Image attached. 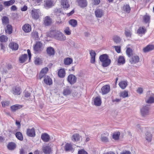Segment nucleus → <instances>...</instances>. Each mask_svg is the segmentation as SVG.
<instances>
[{
	"label": "nucleus",
	"instance_id": "f8f14e48",
	"mask_svg": "<svg viewBox=\"0 0 154 154\" xmlns=\"http://www.w3.org/2000/svg\"><path fill=\"white\" fill-rule=\"evenodd\" d=\"M78 5L81 8H84L87 5L86 0H77Z\"/></svg>",
	"mask_w": 154,
	"mask_h": 154
},
{
	"label": "nucleus",
	"instance_id": "a878e982",
	"mask_svg": "<svg viewBox=\"0 0 154 154\" xmlns=\"http://www.w3.org/2000/svg\"><path fill=\"white\" fill-rule=\"evenodd\" d=\"M9 46L12 50H17L19 47L18 44L14 42L11 43L9 44Z\"/></svg>",
	"mask_w": 154,
	"mask_h": 154
},
{
	"label": "nucleus",
	"instance_id": "f704fd0d",
	"mask_svg": "<svg viewBox=\"0 0 154 154\" xmlns=\"http://www.w3.org/2000/svg\"><path fill=\"white\" fill-rule=\"evenodd\" d=\"M71 92V91L69 87L66 88L63 91V94L64 95L69 94Z\"/></svg>",
	"mask_w": 154,
	"mask_h": 154
},
{
	"label": "nucleus",
	"instance_id": "603ef678",
	"mask_svg": "<svg viewBox=\"0 0 154 154\" xmlns=\"http://www.w3.org/2000/svg\"><path fill=\"white\" fill-rule=\"evenodd\" d=\"M10 103L8 101H3L2 102V106L3 107H5L6 106H9Z\"/></svg>",
	"mask_w": 154,
	"mask_h": 154
},
{
	"label": "nucleus",
	"instance_id": "a19ab883",
	"mask_svg": "<svg viewBox=\"0 0 154 154\" xmlns=\"http://www.w3.org/2000/svg\"><path fill=\"white\" fill-rule=\"evenodd\" d=\"M8 147L10 150H13L16 147V144L13 142L9 143L8 145Z\"/></svg>",
	"mask_w": 154,
	"mask_h": 154
},
{
	"label": "nucleus",
	"instance_id": "49530a36",
	"mask_svg": "<svg viewBox=\"0 0 154 154\" xmlns=\"http://www.w3.org/2000/svg\"><path fill=\"white\" fill-rule=\"evenodd\" d=\"M150 17L148 15H145L143 17L144 21L146 23H149L150 21Z\"/></svg>",
	"mask_w": 154,
	"mask_h": 154
},
{
	"label": "nucleus",
	"instance_id": "6ab92c4d",
	"mask_svg": "<svg viewBox=\"0 0 154 154\" xmlns=\"http://www.w3.org/2000/svg\"><path fill=\"white\" fill-rule=\"evenodd\" d=\"M45 83L47 85H51L52 84V80L48 76H45L44 79Z\"/></svg>",
	"mask_w": 154,
	"mask_h": 154
},
{
	"label": "nucleus",
	"instance_id": "13d9d810",
	"mask_svg": "<svg viewBox=\"0 0 154 154\" xmlns=\"http://www.w3.org/2000/svg\"><path fill=\"white\" fill-rule=\"evenodd\" d=\"M114 48L115 49V50L118 53H119L121 51V48L120 47L118 46H114Z\"/></svg>",
	"mask_w": 154,
	"mask_h": 154
},
{
	"label": "nucleus",
	"instance_id": "a211bd4d",
	"mask_svg": "<svg viewBox=\"0 0 154 154\" xmlns=\"http://www.w3.org/2000/svg\"><path fill=\"white\" fill-rule=\"evenodd\" d=\"M94 104L96 106H100L101 103V100L100 97H97L94 99Z\"/></svg>",
	"mask_w": 154,
	"mask_h": 154
},
{
	"label": "nucleus",
	"instance_id": "c9c22d12",
	"mask_svg": "<svg viewBox=\"0 0 154 154\" xmlns=\"http://www.w3.org/2000/svg\"><path fill=\"white\" fill-rule=\"evenodd\" d=\"M118 65L124 64L125 63V59L124 57L122 56H120L118 59Z\"/></svg>",
	"mask_w": 154,
	"mask_h": 154
},
{
	"label": "nucleus",
	"instance_id": "774afa93",
	"mask_svg": "<svg viewBox=\"0 0 154 154\" xmlns=\"http://www.w3.org/2000/svg\"><path fill=\"white\" fill-rule=\"evenodd\" d=\"M121 100V99L116 98V99H113L112 100V101L113 102L118 103L120 102Z\"/></svg>",
	"mask_w": 154,
	"mask_h": 154
},
{
	"label": "nucleus",
	"instance_id": "aec40b11",
	"mask_svg": "<svg viewBox=\"0 0 154 154\" xmlns=\"http://www.w3.org/2000/svg\"><path fill=\"white\" fill-rule=\"evenodd\" d=\"M64 150L66 151H73V148H72L71 144L69 143H66L64 146Z\"/></svg>",
	"mask_w": 154,
	"mask_h": 154
},
{
	"label": "nucleus",
	"instance_id": "9b49d317",
	"mask_svg": "<svg viewBox=\"0 0 154 154\" xmlns=\"http://www.w3.org/2000/svg\"><path fill=\"white\" fill-rule=\"evenodd\" d=\"M11 92L14 95H20L21 92L20 88L17 86H14L12 88Z\"/></svg>",
	"mask_w": 154,
	"mask_h": 154
},
{
	"label": "nucleus",
	"instance_id": "cd10ccee",
	"mask_svg": "<svg viewBox=\"0 0 154 154\" xmlns=\"http://www.w3.org/2000/svg\"><path fill=\"white\" fill-rule=\"evenodd\" d=\"M154 49V45H149L143 49L144 52H146Z\"/></svg>",
	"mask_w": 154,
	"mask_h": 154
},
{
	"label": "nucleus",
	"instance_id": "79ce46f5",
	"mask_svg": "<svg viewBox=\"0 0 154 154\" xmlns=\"http://www.w3.org/2000/svg\"><path fill=\"white\" fill-rule=\"evenodd\" d=\"M146 30L145 27H140L137 30V33L139 34H144L145 33Z\"/></svg>",
	"mask_w": 154,
	"mask_h": 154
},
{
	"label": "nucleus",
	"instance_id": "0eeeda50",
	"mask_svg": "<svg viewBox=\"0 0 154 154\" xmlns=\"http://www.w3.org/2000/svg\"><path fill=\"white\" fill-rule=\"evenodd\" d=\"M42 149L43 152L45 154H51L52 153V150L49 146H43Z\"/></svg>",
	"mask_w": 154,
	"mask_h": 154
},
{
	"label": "nucleus",
	"instance_id": "69168bd1",
	"mask_svg": "<svg viewBox=\"0 0 154 154\" xmlns=\"http://www.w3.org/2000/svg\"><path fill=\"white\" fill-rule=\"evenodd\" d=\"M42 0H32L34 3L36 4V5L40 4Z\"/></svg>",
	"mask_w": 154,
	"mask_h": 154
},
{
	"label": "nucleus",
	"instance_id": "c756f323",
	"mask_svg": "<svg viewBox=\"0 0 154 154\" xmlns=\"http://www.w3.org/2000/svg\"><path fill=\"white\" fill-rule=\"evenodd\" d=\"M146 102L148 103H154V95H152L146 99Z\"/></svg>",
	"mask_w": 154,
	"mask_h": 154
},
{
	"label": "nucleus",
	"instance_id": "a18cd8bd",
	"mask_svg": "<svg viewBox=\"0 0 154 154\" xmlns=\"http://www.w3.org/2000/svg\"><path fill=\"white\" fill-rule=\"evenodd\" d=\"M113 41L116 43H119L121 41V39L119 37L117 36H114L113 38Z\"/></svg>",
	"mask_w": 154,
	"mask_h": 154
},
{
	"label": "nucleus",
	"instance_id": "4468645a",
	"mask_svg": "<svg viewBox=\"0 0 154 154\" xmlns=\"http://www.w3.org/2000/svg\"><path fill=\"white\" fill-rule=\"evenodd\" d=\"M89 53L91 56L90 62L92 63H94L95 62L96 54L95 51L93 50H90Z\"/></svg>",
	"mask_w": 154,
	"mask_h": 154
},
{
	"label": "nucleus",
	"instance_id": "f03ea898",
	"mask_svg": "<svg viewBox=\"0 0 154 154\" xmlns=\"http://www.w3.org/2000/svg\"><path fill=\"white\" fill-rule=\"evenodd\" d=\"M99 59L101 66L103 67L109 66L111 63V60L107 54H104L100 55L99 57Z\"/></svg>",
	"mask_w": 154,
	"mask_h": 154
},
{
	"label": "nucleus",
	"instance_id": "4c0bfd02",
	"mask_svg": "<svg viewBox=\"0 0 154 154\" xmlns=\"http://www.w3.org/2000/svg\"><path fill=\"white\" fill-rule=\"evenodd\" d=\"M15 2L14 0H11L8 1H5L4 2V5L6 6H9L12 5Z\"/></svg>",
	"mask_w": 154,
	"mask_h": 154
},
{
	"label": "nucleus",
	"instance_id": "ea45409f",
	"mask_svg": "<svg viewBox=\"0 0 154 154\" xmlns=\"http://www.w3.org/2000/svg\"><path fill=\"white\" fill-rule=\"evenodd\" d=\"M120 96L123 98L128 97V92L127 91H124L120 93Z\"/></svg>",
	"mask_w": 154,
	"mask_h": 154
},
{
	"label": "nucleus",
	"instance_id": "8fccbe9b",
	"mask_svg": "<svg viewBox=\"0 0 154 154\" xmlns=\"http://www.w3.org/2000/svg\"><path fill=\"white\" fill-rule=\"evenodd\" d=\"M65 33L67 35H69L71 34V31L70 30L69 28L67 27H66L64 30Z\"/></svg>",
	"mask_w": 154,
	"mask_h": 154
},
{
	"label": "nucleus",
	"instance_id": "7c9ffc66",
	"mask_svg": "<svg viewBox=\"0 0 154 154\" xmlns=\"http://www.w3.org/2000/svg\"><path fill=\"white\" fill-rule=\"evenodd\" d=\"M152 135L149 132H147L146 134L145 138L148 142L151 141L152 139Z\"/></svg>",
	"mask_w": 154,
	"mask_h": 154
},
{
	"label": "nucleus",
	"instance_id": "58836bf2",
	"mask_svg": "<svg viewBox=\"0 0 154 154\" xmlns=\"http://www.w3.org/2000/svg\"><path fill=\"white\" fill-rule=\"evenodd\" d=\"M69 23L73 27H75L77 25V20L74 19H71L69 20Z\"/></svg>",
	"mask_w": 154,
	"mask_h": 154
},
{
	"label": "nucleus",
	"instance_id": "09e8293b",
	"mask_svg": "<svg viewBox=\"0 0 154 154\" xmlns=\"http://www.w3.org/2000/svg\"><path fill=\"white\" fill-rule=\"evenodd\" d=\"M20 106L18 105H14L11 106V109L13 111H14L18 109Z\"/></svg>",
	"mask_w": 154,
	"mask_h": 154
},
{
	"label": "nucleus",
	"instance_id": "7ed1b4c3",
	"mask_svg": "<svg viewBox=\"0 0 154 154\" xmlns=\"http://www.w3.org/2000/svg\"><path fill=\"white\" fill-rule=\"evenodd\" d=\"M33 49L35 54L40 53L43 50L42 43L39 42H37L34 46Z\"/></svg>",
	"mask_w": 154,
	"mask_h": 154
},
{
	"label": "nucleus",
	"instance_id": "f257e3e1",
	"mask_svg": "<svg viewBox=\"0 0 154 154\" xmlns=\"http://www.w3.org/2000/svg\"><path fill=\"white\" fill-rule=\"evenodd\" d=\"M50 36L56 39L63 41L66 39V37L61 32L56 29L51 30L50 32Z\"/></svg>",
	"mask_w": 154,
	"mask_h": 154
},
{
	"label": "nucleus",
	"instance_id": "2f4dec72",
	"mask_svg": "<svg viewBox=\"0 0 154 154\" xmlns=\"http://www.w3.org/2000/svg\"><path fill=\"white\" fill-rule=\"evenodd\" d=\"M127 82L126 81H122L119 83V85L122 89H125L127 85Z\"/></svg>",
	"mask_w": 154,
	"mask_h": 154
},
{
	"label": "nucleus",
	"instance_id": "e433bc0d",
	"mask_svg": "<svg viewBox=\"0 0 154 154\" xmlns=\"http://www.w3.org/2000/svg\"><path fill=\"white\" fill-rule=\"evenodd\" d=\"M12 31V26L10 25H8L7 26V28L5 29V31L6 33H8L9 34H11Z\"/></svg>",
	"mask_w": 154,
	"mask_h": 154
},
{
	"label": "nucleus",
	"instance_id": "4d7b16f0",
	"mask_svg": "<svg viewBox=\"0 0 154 154\" xmlns=\"http://www.w3.org/2000/svg\"><path fill=\"white\" fill-rule=\"evenodd\" d=\"M78 154H88V153L84 149H82L78 151Z\"/></svg>",
	"mask_w": 154,
	"mask_h": 154
},
{
	"label": "nucleus",
	"instance_id": "c85d7f7f",
	"mask_svg": "<svg viewBox=\"0 0 154 154\" xmlns=\"http://www.w3.org/2000/svg\"><path fill=\"white\" fill-rule=\"evenodd\" d=\"M81 136L78 134H75L72 136V139L74 142H77L79 140Z\"/></svg>",
	"mask_w": 154,
	"mask_h": 154
},
{
	"label": "nucleus",
	"instance_id": "c03bdc74",
	"mask_svg": "<svg viewBox=\"0 0 154 154\" xmlns=\"http://www.w3.org/2000/svg\"><path fill=\"white\" fill-rule=\"evenodd\" d=\"M16 136L17 138L20 140H22L23 137L22 134L20 132H17L16 134Z\"/></svg>",
	"mask_w": 154,
	"mask_h": 154
},
{
	"label": "nucleus",
	"instance_id": "1a4fd4ad",
	"mask_svg": "<svg viewBox=\"0 0 154 154\" xmlns=\"http://www.w3.org/2000/svg\"><path fill=\"white\" fill-rule=\"evenodd\" d=\"M61 7L64 9L67 10L69 7L68 0H61Z\"/></svg>",
	"mask_w": 154,
	"mask_h": 154
},
{
	"label": "nucleus",
	"instance_id": "393cba45",
	"mask_svg": "<svg viewBox=\"0 0 154 154\" xmlns=\"http://www.w3.org/2000/svg\"><path fill=\"white\" fill-rule=\"evenodd\" d=\"M47 54L50 56L54 55L55 53L54 49L51 47H49L47 48Z\"/></svg>",
	"mask_w": 154,
	"mask_h": 154
},
{
	"label": "nucleus",
	"instance_id": "5fc2aeb1",
	"mask_svg": "<svg viewBox=\"0 0 154 154\" xmlns=\"http://www.w3.org/2000/svg\"><path fill=\"white\" fill-rule=\"evenodd\" d=\"M41 62V59L39 57H36L35 58L34 63L35 65H38Z\"/></svg>",
	"mask_w": 154,
	"mask_h": 154
},
{
	"label": "nucleus",
	"instance_id": "de8ad7c7",
	"mask_svg": "<svg viewBox=\"0 0 154 154\" xmlns=\"http://www.w3.org/2000/svg\"><path fill=\"white\" fill-rule=\"evenodd\" d=\"M132 50L131 49L128 48L127 49L126 53L128 56L130 57L132 54Z\"/></svg>",
	"mask_w": 154,
	"mask_h": 154
},
{
	"label": "nucleus",
	"instance_id": "680f3d73",
	"mask_svg": "<svg viewBox=\"0 0 154 154\" xmlns=\"http://www.w3.org/2000/svg\"><path fill=\"white\" fill-rule=\"evenodd\" d=\"M45 75V74L43 73L41 71L39 74V79H41L43 77L45 78V77L46 76Z\"/></svg>",
	"mask_w": 154,
	"mask_h": 154
},
{
	"label": "nucleus",
	"instance_id": "0e129e2a",
	"mask_svg": "<svg viewBox=\"0 0 154 154\" xmlns=\"http://www.w3.org/2000/svg\"><path fill=\"white\" fill-rule=\"evenodd\" d=\"M120 154H131V152L128 151H125L121 152Z\"/></svg>",
	"mask_w": 154,
	"mask_h": 154
},
{
	"label": "nucleus",
	"instance_id": "423d86ee",
	"mask_svg": "<svg viewBox=\"0 0 154 154\" xmlns=\"http://www.w3.org/2000/svg\"><path fill=\"white\" fill-rule=\"evenodd\" d=\"M77 80V78L72 74L69 75L68 77L67 81L71 85H73L76 82Z\"/></svg>",
	"mask_w": 154,
	"mask_h": 154
},
{
	"label": "nucleus",
	"instance_id": "dca6fc26",
	"mask_svg": "<svg viewBox=\"0 0 154 154\" xmlns=\"http://www.w3.org/2000/svg\"><path fill=\"white\" fill-rule=\"evenodd\" d=\"M139 57L137 55H134L131 58L130 62L131 64H135L137 63L139 61Z\"/></svg>",
	"mask_w": 154,
	"mask_h": 154
},
{
	"label": "nucleus",
	"instance_id": "473e14b6",
	"mask_svg": "<svg viewBox=\"0 0 154 154\" xmlns=\"http://www.w3.org/2000/svg\"><path fill=\"white\" fill-rule=\"evenodd\" d=\"M73 61L72 59L67 57L65 58L64 60V63L66 65H69L71 64Z\"/></svg>",
	"mask_w": 154,
	"mask_h": 154
},
{
	"label": "nucleus",
	"instance_id": "f3484780",
	"mask_svg": "<svg viewBox=\"0 0 154 154\" xmlns=\"http://www.w3.org/2000/svg\"><path fill=\"white\" fill-rule=\"evenodd\" d=\"M41 138L45 142H48L50 139V136L46 133L42 134L41 136Z\"/></svg>",
	"mask_w": 154,
	"mask_h": 154
},
{
	"label": "nucleus",
	"instance_id": "3c124183",
	"mask_svg": "<svg viewBox=\"0 0 154 154\" xmlns=\"http://www.w3.org/2000/svg\"><path fill=\"white\" fill-rule=\"evenodd\" d=\"M2 22L3 23L7 24L9 23V19L7 17H4L2 18Z\"/></svg>",
	"mask_w": 154,
	"mask_h": 154
},
{
	"label": "nucleus",
	"instance_id": "4be33fe9",
	"mask_svg": "<svg viewBox=\"0 0 154 154\" xmlns=\"http://www.w3.org/2000/svg\"><path fill=\"white\" fill-rule=\"evenodd\" d=\"M23 30L26 32H28L30 31L31 29V26L28 24H25L22 28Z\"/></svg>",
	"mask_w": 154,
	"mask_h": 154
},
{
	"label": "nucleus",
	"instance_id": "412c9836",
	"mask_svg": "<svg viewBox=\"0 0 154 154\" xmlns=\"http://www.w3.org/2000/svg\"><path fill=\"white\" fill-rule=\"evenodd\" d=\"M109 134L106 133L102 134L101 135V140L102 142H107L109 141L108 136Z\"/></svg>",
	"mask_w": 154,
	"mask_h": 154
},
{
	"label": "nucleus",
	"instance_id": "052dcab7",
	"mask_svg": "<svg viewBox=\"0 0 154 154\" xmlns=\"http://www.w3.org/2000/svg\"><path fill=\"white\" fill-rule=\"evenodd\" d=\"M20 154H26L27 152L25 151V150L21 148L20 149Z\"/></svg>",
	"mask_w": 154,
	"mask_h": 154
},
{
	"label": "nucleus",
	"instance_id": "338daca9",
	"mask_svg": "<svg viewBox=\"0 0 154 154\" xmlns=\"http://www.w3.org/2000/svg\"><path fill=\"white\" fill-rule=\"evenodd\" d=\"M1 49L2 50H4L5 48V44L2 43H1L0 44Z\"/></svg>",
	"mask_w": 154,
	"mask_h": 154
},
{
	"label": "nucleus",
	"instance_id": "2eb2a0df",
	"mask_svg": "<svg viewBox=\"0 0 154 154\" xmlns=\"http://www.w3.org/2000/svg\"><path fill=\"white\" fill-rule=\"evenodd\" d=\"M103 94H105L108 93L110 91V87L108 85H106L103 86L101 89Z\"/></svg>",
	"mask_w": 154,
	"mask_h": 154
},
{
	"label": "nucleus",
	"instance_id": "20e7f679",
	"mask_svg": "<svg viewBox=\"0 0 154 154\" xmlns=\"http://www.w3.org/2000/svg\"><path fill=\"white\" fill-rule=\"evenodd\" d=\"M40 14L39 9L33 8L31 12V14L32 18L35 20H37L39 18Z\"/></svg>",
	"mask_w": 154,
	"mask_h": 154
},
{
	"label": "nucleus",
	"instance_id": "39448f33",
	"mask_svg": "<svg viewBox=\"0 0 154 154\" xmlns=\"http://www.w3.org/2000/svg\"><path fill=\"white\" fill-rule=\"evenodd\" d=\"M149 108L147 105L143 106L140 109L142 116L145 117L149 114Z\"/></svg>",
	"mask_w": 154,
	"mask_h": 154
},
{
	"label": "nucleus",
	"instance_id": "ddd939ff",
	"mask_svg": "<svg viewBox=\"0 0 154 154\" xmlns=\"http://www.w3.org/2000/svg\"><path fill=\"white\" fill-rule=\"evenodd\" d=\"M95 13L97 17L101 18L104 14V11L102 9L98 8L95 10Z\"/></svg>",
	"mask_w": 154,
	"mask_h": 154
},
{
	"label": "nucleus",
	"instance_id": "864d4df0",
	"mask_svg": "<svg viewBox=\"0 0 154 154\" xmlns=\"http://www.w3.org/2000/svg\"><path fill=\"white\" fill-rule=\"evenodd\" d=\"M120 134L119 132L114 134L112 135V138L115 140H118L119 139Z\"/></svg>",
	"mask_w": 154,
	"mask_h": 154
},
{
	"label": "nucleus",
	"instance_id": "6e6d98bb",
	"mask_svg": "<svg viewBox=\"0 0 154 154\" xmlns=\"http://www.w3.org/2000/svg\"><path fill=\"white\" fill-rule=\"evenodd\" d=\"M125 33L127 37H131V33L130 30H125Z\"/></svg>",
	"mask_w": 154,
	"mask_h": 154
},
{
	"label": "nucleus",
	"instance_id": "bb28decb",
	"mask_svg": "<svg viewBox=\"0 0 154 154\" xmlns=\"http://www.w3.org/2000/svg\"><path fill=\"white\" fill-rule=\"evenodd\" d=\"M53 5V2L50 0L46 1L44 4L45 8L46 9L50 8Z\"/></svg>",
	"mask_w": 154,
	"mask_h": 154
},
{
	"label": "nucleus",
	"instance_id": "bf43d9fd",
	"mask_svg": "<svg viewBox=\"0 0 154 154\" xmlns=\"http://www.w3.org/2000/svg\"><path fill=\"white\" fill-rule=\"evenodd\" d=\"M143 91V89L141 88H139L137 90V92L139 94H142Z\"/></svg>",
	"mask_w": 154,
	"mask_h": 154
},
{
	"label": "nucleus",
	"instance_id": "37998d69",
	"mask_svg": "<svg viewBox=\"0 0 154 154\" xmlns=\"http://www.w3.org/2000/svg\"><path fill=\"white\" fill-rule=\"evenodd\" d=\"M8 40V38L5 35H2L0 36V42H5Z\"/></svg>",
	"mask_w": 154,
	"mask_h": 154
},
{
	"label": "nucleus",
	"instance_id": "6e6552de",
	"mask_svg": "<svg viewBox=\"0 0 154 154\" xmlns=\"http://www.w3.org/2000/svg\"><path fill=\"white\" fill-rule=\"evenodd\" d=\"M26 134L28 137H34L35 136V132L34 128H28L27 129Z\"/></svg>",
	"mask_w": 154,
	"mask_h": 154
},
{
	"label": "nucleus",
	"instance_id": "b1692460",
	"mask_svg": "<svg viewBox=\"0 0 154 154\" xmlns=\"http://www.w3.org/2000/svg\"><path fill=\"white\" fill-rule=\"evenodd\" d=\"M27 59V54H24L21 55L19 57V61L20 63H23L25 62Z\"/></svg>",
	"mask_w": 154,
	"mask_h": 154
},
{
	"label": "nucleus",
	"instance_id": "e2e57ef3",
	"mask_svg": "<svg viewBox=\"0 0 154 154\" xmlns=\"http://www.w3.org/2000/svg\"><path fill=\"white\" fill-rule=\"evenodd\" d=\"M48 68L47 67H45L41 71L43 73H44L45 74L46 73L48 72Z\"/></svg>",
	"mask_w": 154,
	"mask_h": 154
},
{
	"label": "nucleus",
	"instance_id": "9d476101",
	"mask_svg": "<svg viewBox=\"0 0 154 154\" xmlns=\"http://www.w3.org/2000/svg\"><path fill=\"white\" fill-rule=\"evenodd\" d=\"M44 24L45 26H48L52 23V20L49 16H46L44 18Z\"/></svg>",
	"mask_w": 154,
	"mask_h": 154
},
{
	"label": "nucleus",
	"instance_id": "5701e85b",
	"mask_svg": "<svg viewBox=\"0 0 154 154\" xmlns=\"http://www.w3.org/2000/svg\"><path fill=\"white\" fill-rule=\"evenodd\" d=\"M66 75L65 71L64 69H61L59 70L58 72V76L60 78H63Z\"/></svg>",
	"mask_w": 154,
	"mask_h": 154
},
{
	"label": "nucleus",
	"instance_id": "72a5a7b5",
	"mask_svg": "<svg viewBox=\"0 0 154 154\" xmlns=\"http://www.w3.org/2000/svg\"><path fill=\"white\" fill-rule=\"evenodd\" d=\"M123 10L126 12L129 13L131 11V8L128 5H124L123 7Z\"/></svg>",
	"mask_w": 154,
	"mask_h": 154
}]
</instances>
